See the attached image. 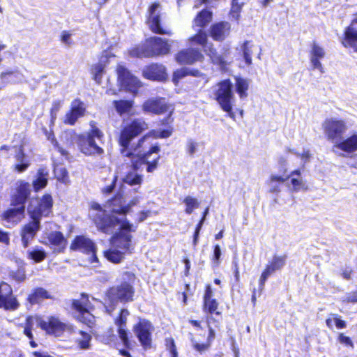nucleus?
Segmentation results:
<instances>
[{"label": "nucleus", "mask_w": 357, "mask_h": 357, "mask_svg": "<svg viewBox=\"0 0 357 357\" xmlns=\"http://www.w3.org/2000/svg\"><path fill=\"white\" fill-rule=\"evenodd\" d=\"M146 129H148V125L143 119H135L121 130L119 142L121 146V152L123 155L132 158H138L140 160V164L146 165V171L151 173L157 168L158 161L160 159L159 146H153L149 151L143 152L142 144L148 136L142 137L137 144H130L135 137Z\"/></svg>", "instance_id": "nucleus-2"}, {"label": "nucleus", "mask_w": 357, "mask_h": 357, "mask_svg": "<svg viewBox=\"0 0 357 357\" xmlns=\"http://www.w3.org/2000/svg\"><path fill=\"white\" fill-rule=\"evenodd\" d=\"M333 316L334 317L333 320L337 328H346L347 325L344 321L340 319L336 314H333Z\"/></svg>", "instance_id": "nucleus-62"}, {"label": "nucleus", "mask_w": 357, "mask_h": 357, "mask_svg": "<svg viewBox=\"0 0 357 357\" xmlns=\"http://www.w3.org/2000/svg\"><path fill=\"white\" fill-rule=\"evenodd\" d=\"M1 80L6 82L16 83L24 80V75L17 69L6 70L0 75Z\"/></svg>", "instance_id": "nucleus-33"}, {"label": "nucleus", "mask_w": 357, "mask_h": 357, "mask_svg": "<svg viewBox=\"0 0 357 357\" xmlns=\"http://www.w3.org/2000/svg\"><path fill=\"white\" fill-rule=\"evenodd\" d=\"M183 202L185 205V212L188 215H190L195 209L198 208L199 206V202L197 199L191 196L185 197Z\"/></svg>", "instance_id": "nucleus-42"}, {"label": "nucleus", "mask_w": 357, "mask_h": 357, "mask_svg": "<svg viewBox=\"0 0 357 357\" xmlns=\"http://www.w3.org/2000/svg\"><path fill=\"white\" fill-rule=\"evenodd\" d=\"M191 342L193 348L199 353H203L207 351L211 347V345L208 342L205 344H200L198 342H197L194 338L191 339Z\"/></svg>", "instance_id": "nucleus-50"}, {"label": "nucleus", "mask_w": 357, "mask_h": 357, "mask_svg": "<svg viewBox=\"0 0 357 357\" xmlns=\"http://www.w3.org/2000/svg\"><path fill=\"white\" fill-rule=\"evenodd\" d=\"M143 109L146 112L155 114L169 112V115H171L173 112L172 107L167 105L164 98H152L147 100L143 105Z\"/></svg>", "instance_id": "nucleus-19"}, {"label": "nucleus", "mask_w": 357, "mask_h": 357, "mask_svg": "<svg viewBox=\"0 0 357 357\" xmlns=\"http://www.w3.org/2000/svg\"><path fill=\"white\" fill-rule=\"evenodd\" d=\"M286 181L287 178L284 176L271 174L268 180L266 181L269 192L271 193L278 194L281 191V186Z\"/></svg>", "instance_id": "nucleus-32"}, {"label": "nucleus", "mask_w": 357, "mask_h": 357, "mask_svg": "<svg viewBox=\"0 0 357 357\" xmlns=\"http://www.w3.org/2000/svg\"><path fill=\"white\" fill-rule=\"evenodd\" d=\"M154 331L152 324L146 319H140L134 327V333L137 337L142 346L147 349L151 347L152 338L151 335Z\"/></svg>", "instance_id": "nucleus-13"}, {"label": "nucleus", "mask_w": 357, "mask_h": 357, "mask_svg": "<svg viewBox=\"0 0 357 357\" xmlns=\"http://www.w3.org/2000/svg\"><path fill=\"white\" fill-rule=\"evenodd\" d=\"M218 305V303L215 299L212 298L210 300L204 301V310L207 311L210 314H219V312H216Z\"/></svg>", "instance_id": "nucleus-47"}, {"label": "nucleus", "mask_w": 357, "mask_h": 357, "mask_svg": "<svg viewBox=\"0 0 357 357\" xmlns=\"http://www.w3.org/2000/svg\"><path fill=\"white\" fill-rule=\"evenodd\" d=\"M160 5L158 3H154L150 6L147 21L149 26L151 30L154 33L172 36V32L171 31L164 29L160 25Z\"/></svg>", "instance_id": "nucleus-18"}, {"label": "nucleus", "mask_w": 357, "mask_h": 357, "mask_svg": "<svg viewBox=\"0 0 357 357\" xmlns=\"http://www.w3.org/2000/svg\"><path fill=\"white\" fill-rule=\"evenodd\" d=\"M322 126L326 137L333 143V145L342 139V135L348 130L347 123L344 120L335 117L326 119Z\"/></svg>", "instance_id": "nucleus-8"}, {"label": "nucleus", "mask_w": 357, "mask_h": 357, "mask_svg": "<svg viewBox=\"0 0 357 357\" xmlns=\"http://www.w3.org/2000/svg\"><path fill=\"white\" fill-rule=\"evenodd\" d=\"M48 241L54 247V252H63L67 244V241L64 238L63 234L60 231H53L48 235Z\"/></svg>", "instance_id": "nucleus-30"}, {"label": "nucleus", "mask_w": 357, "mask_h": 357, "mask_svg": "<svg viewBox=\"0 0 357 357\" xmlns=\"http://www.w3.org/2000/svg\"><path fill=\"white\" fill-rule=\"evenodd\" d=\"M48 171L45 168H40L37 172V177L33 181V186L36 191H38L47 185Z\"/></svg>", "instance_id": "nucleus-36"}, {"label": "nucleus", "mask_w": 357, "mask_h": 357, "mask_svg": "<svg viewBox=\"0 0 357 357\" xmlns=\"http://www.w3.org/2000/svg\"><path fill=\"white\" fill-rule=\"evenodd\" d=\"M338 341L341 344H344L347 346H350L351 347H354V344L350 339V337L345 336L343 333H340L338 337Z\"/></svg>", "instance_id": "nucleus-56"}, {"label": "nucleus", "mask_w": 357, "mask_h": 357, "mask_svg": "<svg viewBox=\"0 0 357 357\" xmlns=\"http://www.w3.org/2000/svg\"><path fill=\"white\" fill-rule=\"evenodd\" d=\"M236 91L240 98L243 99L248 96L247 91L249 87V82L246 79L236 77Z\"/></svg>", "instance_id": "nucleus-40"}, {"label": "nucleus", "mask_w": 357, "mask_h": 357, "mask_svg": "<svg viewBox=\"0 0 357 357\" xmlns=\"http://www.w3.org/2000/svg\"><path fill=\"white\" fill-rule=\"evenodd\" d=\"M93 215V221L97 228L105 234H112L119 230L111 238L112 248L104 252L107 259L113 263H119L126 252L132 248V235L130 232L136 231L137 227L125 218L105 217L102 211Z\"/></svg>", "instance_id": "nucleus-1"}, {"label": "nucleus", "mask_w": 357, "mask_h": 357, "mask_svg": "<svg viewBox=\"0 0 357 357\" xmlns=\"http://www.w3.org/2000/svg\"><path fill=\"white\" fill-rule=\"evenodd\" d=\"M143 76L150 80L164 81L167 75L164 66L154 63L144 68Z\"/></svg>", "instance_id": "nucleus-21"}, {"label": "nucleus", "mask_w": 357, "mask_h": 357, "mask_svg": "<svg viewBox=\"0 0 357 357\" xmlns=\"http://www.w3.org/2000/svg\"><path fill=\"white\" fill-rule=\"evenodd\" d=\"M301 170L296 169L291 172V174L287 176V180L291 178V183L293 187V190L298 192L305 188V183L302 178H301Z\"/></svg>", "instance_id": "nucleus-38"}, {"label": "nucleus", "mask_w": 357, "mask_h": 357, "mask_svg": "<svg viewBox=\"0 0 357 357\" xmlns=\"http://www.w3.org/2000/svg\"><path fill=\"white\" fill-rule=\"evenodd\" d=\"M137 165H135L134 169L127 174L123 178V181L129 185L137 186L132 189V192L133 193H141L139 190L140 185L143 181V176L137 172Z\"/></svg>", "instance_id": "nucleus-29"}, {"label": "nucleus", "mask_w": 357, "mask_h": 357, "mask_svg": "<svg viewBox=\"0 0 357 357\" xmlns=\"http://www.w3.org/2000/svg\"><path fill=\"white\" fill-rule=\"evenodd\" d=\"M243 4L238 3H232L231 8L230 10V16L232 19L238 21L240 18V13L242 9Z\"/></svg>", "instance_id": "nucleus-49"}, {"label": "nucleus", "mask_w": 357, "mask_h": 357, "mask_svg": "<svg viewBox=\"0 0 357 357\" xmlns=\"http://www.w3.org/2000/svg\"><path fill=\"white\" fill-rule=\"evenodd\" d=\"M52 203L50 195H44L40 200H31L27 208L31 218L40 221L42 216H47L52 212Z\"/></svg>", "instance_id": "nucleus-10"}, {"label": "nucleus", "mask_w": 357, "mask_h": 357, "mask_svg": "<svg viewBox=\"0 0 357 357\" xmlns=\"http://www.w3.org/2000/svg\"><path fill=\"white\" fill-rule=\"evenodd\" d=\"M342 45L345 47L351 48L354 52H357V17L353 20L351 24L345 29Z\"/></svg>", "instance_id": "nucleus-20"}, {"label": "nucleus", "mask_w": 357, "mask_h": 357, "mask_svg": "<svg viewBox=\"0 0 357 357\" xmlns=\"http://www.w3.org/2000/svg\"><path fill=\"white\" fill-rule=\"evenodd\" d=\"M15 162L13 166L14 170L22 173L27 169L30 165L29 158L24 153L22 146L19 147L15 155Z\"/></svg>", "instance_id": "nucleus-28"}, {"label": "nucleus", "mask_w": 357, "mask_h": 357, "mask_svg": "<svg viewBox=\"0 0 357 357\" xmlns=\"http://www.w3.org/2000/svg\"><path fill=\"white\" fill-rule=\"evenodd\" d=\"M338 149L343 152L351 154L357 151V132H354L346 138H342L340 142H337L333 146V151Z\"/></svg>", "instance_id": "nucleus-23"}, {"label": "nucleus", "mask_w": 357, "mask_h": 357, "mask_svg": "<svg viewBox=\"0 0 357 357\" xmlns=\"http://www.w3.org/2000/svg\"><path fill=\"white\" fill-rule=\"evenodd\" d=\"M220 257H221L220 247L219 245H215L214 246L213 261H214V263L216 264L217 266L219 264Z\"/></svg>", "instance_id": "nucleus-55"}, {"label": "nucleus", "mask_w": 357, "mask_h": 357, "mask_svg": "<svg viewBox=\"0 0 357 357\" xmlns=\"http://www.w3.org/2000/svg\"><path fill=\"white\" fill-rule=\"evenodd\" d=\"M75 310L74 317L79 321L91 327L95 321V317L91 313V305L86 294H82L81 298L74 300L72 305Z\"/></svg>", "instance_id": "nucleus-9"}, {"label": "nucleus", "mask_w": 357, "mask_h": 357, "mask_svg": "<svg viewBox=\"0 0 357 357\" xmlns=\"http://www.w3.org/2000/svg\"><path fill=\"white\" fill-rule=\"evenodd\" d=\"M253 47L254 45L251 41L249 40L244 42L241 47L244 60L248 65H250L252 63V54Z\"/></svg>", "instance_id": "nucleus-43"}, {"label": "nucleus", "mask_w": 357, "mask_h": 357, "mask_svg": "<svg viewBox=\"0 0 357 357\" xmlns=\"http://www.w3.org/2000/svg\"><path fill=\"white\" fill-rule=\"evenodd\" d=\"M118 79L121 86L132 93H136L142 86L141 82L132 75L126 68L119 66L117 68Z\"/></svg>", "instance_id": "nucleus-14"}, {"label": "nucleus", "mask_w": 357, "mask_h": 357, "mask_svg": "<svg viewBox=\"0 0 357 357\" xmlns=\"http://www.w3.org/2000/svg\"><path fill=\"white\" fill-rule=\"evenodd\" d=\"M84 112L85 107L84 102L79 100H74L71 102L70 112L66 114L64 123L74 125L79 117L84 116Z\"/></svg>", "instance_id": "nucleus-24"}, {"label": "nucleus", "mask_w": 357, "mask_h": 357, "mask_svg": "<svg viewBox=\"0 0 357 357\" xmlns=\"http://www.w3.org/2000/svg\"><path fill=\"white\" fill-rule=\"evenodd\" d=\"M150 211H142L137 214V222H142L144 221L150 215Z\"/></svg>", "instance_id": "nucleus-60"}, {"label": "nucleus", "mask_w": 357, "mask_h": 357, "mask_svg": "<svg viewBox=\"0 0 357 357\" xmlns=\"http://www.w3.org/2000/svg\"><path fill=\"white\" fill-rule=\"evenodd\" d=\"M70 249L73 250H79L88 255H91V261H98L96 257V248L95 243L89 238L84 236H77L70 245Z\"/></svg>", "instance_id": "nucleus-17"}, {"label": "nucleus", "mask_w": 357, "mask_h": 357, "mask_svg": "<svg viewBox=\"0 0 357 357\" xmlns=\"http://www.w3.org/2000/svg\"><path fill=\"white\" fill-rule=\"evenodd\" d=\"M70 37H71V34L69 32H68L66 31H63L61 34V41L63 43L69 45L71 44Z\"/></svg>", "instance_id": "nucleus-59"}, {"label": "nucleus", "mask_w": 357, "mask_h": 357, "mask_svg": "<svg viewBox=\"0 0 357 357\" xmlns=\"http://www.w3.org/2000/svg\"><path fill=\"white\" fill-rule=\"evenodd\" d=\"M325 55L326 52L324 48L317 43L313 42L310 52V60L312 68L318 70L321 73H324V70L320 60L324 59Z\"/></svg>", "instance_id": "nucleus-22"}, {"label": "nucleus", "mask_w": 357, "mask_h": 357, "mask_svg": "<svg viewBox=\"0 0 357 357\" xmlns=\"http://www.w3.org/2000/svg\"><path fill=\"white\" fill-rule=\"evenodd\" d=\"M91 338L89 333L79 331L75 342L80 349L87 350L90 349Z\"/></svg>", "instance_id": "nucleus-39"}, {"label": "nucleus", "mask_w": 357, "mask_h": 357, "mask_svg": "<svg viewBox=\"0 0 357 357\" xmlns=\"http://www.w3.org/2000/svg\"><path fill=\"white\" fill-rule=\"evenodd\" d=\"M107 60V56H102L100 58V62L91 67V72L93 75V79L98 84H100L101 82L105 68V64L103 63L106 62Z\"/></svg>", "instance_id": "nucleus-37"}, {"label": "nucleus", "mask_w": 357, "mask_h": 357, "mask_svg": "<svg viewBox=\"0 0 357 357\" xmlns=\"http://www.w3.org/2000/svg\"><path fill=\"white\" fill-rule=\"evenodd\" d=\"M133 296L134 289L132 286L126 282L110 288L107 293L108 301L112 306L115 305L119 301L128 302L132 301Z\"/></svg>", "instance_id": "nucleus-11"}, {"label": "nucleus", "mask_w": 357, "mask_h": 357, "mask_svg": "<svg viewBox=\"0 0 357 357\" xmlns=\"http://www.w3.org/2000/svg\"><path fill=\"white\" fill-rule=\"evenodd\" d=\"M16 185V193L12 198V204L14 208L6 212V218L9 220L20 219L22 216L25 209V202L31 192V186L27 182L18 181Z\"/></svg>", "instance_id": "nucleus-7"}, {"label": "nucleus", "mask_w": 357, "mask_h": 357, "mask_svg": "<svg viewBox=\"0 0 357 357\" xmlns=\"http://www.w3.org/2000/svg\"><path fill=\"white\" fill-rule=\"evenodd\" d=\"M287 255H274L266 268L271 273L280 270L286 264Z\"/></svg>", "instance_id": "nucleus-35"}, {"label": "nucleus", "mask_w": 357, "mask_h": 357, "mask_svg": "<svg viewBox=\"0 0 357 357\" xmlns=\"http://www.w3.org/2000/svg\"><path fill=\"white\" fill-rule=\"evenodd\" d=\"M114 105L119 114H123L128 112L132 107V102L128 100H115Z\"/></svg>", "instance_id": "nucleus-44"}, {"label": "nucleus", "mask_w": 357, "mask_h": 357, "mask_svg": "<svg viewBox=\"0 0 357 357\" xmlns=\"http://www.w3.org/2000/svg\"><path fill=\"white\" fill-rule=\"evenodd\" d=\"M128 314L129 312L127 310H121L119 318H117L115 321V324L119 328L118 332L119 337L122 340L124 345H127L128 344L127 331L125 329L127 317Z\"/></svg>", "instance_id": "nucleus-31"}, {"label": "nucleus", "mask_w": 357, "mask_h": 357, "mask_svg": "<svg viewBox=\"0 0 357 357\" xmlns=\"http://www.w3.org/2000/svg\"><path fill=\"white\" fill-rule=\"evenodd\" d=\"M10 277L17 282H23L26 278L25 271L22 268H17L16 271H12L9 273Z\"/></svg>", "instance_id": "nucleus-48"}, {"label": "nucleus", "mask_w": 357, "mask_h": 357, "mask_svg": "<svg viewBox=\"0 0 357 357\" xmlns=\"http://www.w3.org/2000/svg\"><path fill=\"white\" fill-rule=\"evenodd\" d=\"M153 134L155 137L166 138L171 135L172 132L169 130H164L162 131H153L150 132Z\"/></svg>", "instance_id": "nucleus-57"}, {"label": "nucleus", "mask_w": 357, "mask_h": 357, "mask_svg": "<svg viewBox=\"0 0 357 357\" xmlns=\"http://www.w3.org/2000/svg\"><path fill=\"white\" fill-rule=\"evenodd\" d=\"M59 107H60L59 102H54V103L53 107H52V108L51 109V116H52V121L56 119V112L59 109Z\"/></svg>", "instance_id": "nucleus-64"}, {"label": "nucleus", "mask_w": 357, "mask_h": 357, "mask_svg": "<svg viewBox=\"0 0 357 357\" xmlns=\"http://www.w3.org/2000/svg\"><path fill=\"white\" fill-rule=\"evenodd\" d=\"M232 88L233 84L229 79L222 80L213 87V95L220 108L227 112L230 118L234 119L235 114L232 108L235 97Z\"/></svg>", "instance_id": "nucleus-6"}, {"label": "nucleus", "mask_w": 357, "mask_h": 357, "mask_svg": "<svg viewBox=\"0 0 357 357\" xmlns=\"http://www.w3.org/2000/svg\"><path fill=\"white\" fill-rule=\"evenodd\" d=\"M351 268L347 267L341 271V275L345 280H350L351 278Z\"/></svg>", "instance_id": "nucleus-61"}, {"label": "nucleus", "mask_w": 357, "mask_h": 357, "mask_svg": "<svg viewBox=\"0 0 357 357\" xmlns=\"http://www.w3.org/2000/svg\"><path fill=\"white\" fill-rule=\"evenodd\" d=\"M188 75H192L193 76L197 77L199 75V72L198 70H191L188 68H182L174 73L172 81L175 84H177L181 79Z\"/></svg>", "instance_id": "nucleus-41"}, {"label": "nucleus", "mask_w": 357, "mask_h": 357, "mask_svg": "<svg viewBox=\"0 0 357 357\" xmlns=\"http://www.w3.org/2000/svg\"><path fill=\"white\" fill-rule=\"evenodd\" d=\"M187 146H188V153L190 155H192L197 151L198 144L197 142H194L193 140L190 139L188 142Z\"/></svg>", "instance_id": "nucleus-54"}, {"label": "nucleus", "mask_w": 357, "mask_h": 357, "mask_svg": "<svg viewBox=\"0 0 357 357\" xmlns=\"http://www.w3.org/2000/svg\"><path fill=\"white\" fill-rule=\"evenodd\" d=\"M29 256L36 262H40L45 259L46 253L43 250H34L29 252Z\"/></svg>", "instance_id": "nucleus-46"}, {"label": "nucleus", "mask_w": 357, "mask_h": 357, "mask_svg": "<svg viewBox=\"0 0 357 357\" xmlns=\"http://www.w3.org/2000/svg\"><path fill=\"white\" fill-rule=\"evenodd\" d=\"M271 274L272 273L266 268L263 271L259 279V289L261 291L263 290L266 280Z\"/></svg>", "instance_id": "nucleus-52"}, {"label": "nucleus", "mask_w": 357, "mask_h": 357, "mask_svg": "<svg viewBox=\"0 0 357 357\" xmlns=\"http://www.w3.org/2000/svg\"><path fill=\"white\" fill-rule=\"evenodd\" d=\"M142 197L141 195L134 196L132 199L130 201V202L126 205V206H122L121 204L118 206V208H114V210L115 211H123L124 213H128L131 207L137 205Z\"/></svg>", "instance_id": "nucleus-45"}, {"label": "nucleus", "mask_w": 357, "mask_h": 357, "mask_svg": "<svg viewBox=\"0 0 357 357\" xmlns=\"http://www.w3.org/2000/svg\"><path fill=\"white\" fill-rule=\"evenodd\" d=\"M91 130L86 135L78 137L77 144L80 151L85 155L101 156L104 154V149L101 145L103 144L104 135L96 126L94 121L90 122Z\"/></svg>", "instance_id": "nucleus-4"}, {"label": "nucleus", "mask_w": 357, "mask_h": 357, "mask_svg": "<svg viewBox=\"0 0 357 357\" xmlns=\"http://www.w3.org/2000/svg\"><path fill=\"white\" fill-rule=\"evenodd\" d=\"M296 155L298 157L301 158V159L302 160L303 166H304L305 163H307V162L310 161V153L309 151H303V153H301V154L296 153Z\"/></svg>", "instance_id": "nucleus-58"}, {"label": "nucleus", "mask_w": 357, "mask_h": 357, "mask_svg": "<svg viewBox=\"0 0 357 357\" xmlns=\"http://www.w3.org/2000/svg\"><path fill=\"white\" fill-rule=\"evenodd\" d=\"M20 304L13 295L12 287L7 283L2 282L0 284V308L3 307L8 310H15Z\"/></svg>", "instance_id": "nucleus-16"}, {"label": "nucleus", "mask_w": 357, "mask_h": 357, "mask_svg": "<svg viewBox=\"0 0 357 357\" xmlns=\"http://www.w3.org/2000/svg\"><path fill=\"white\" fill-rule=\"evenodd\" d=\"M51 298V295L46 289L42 287H38L35 289L31 294L29 295L27 300L31 305H33L39 303L45 299Z\"/></svg>", "instance_id": "nucleus-34"}, {"label": "nucleus", "mask_w": 357, "mask_h": 357, "mask_svg": "<svg viewBox=\"0 0 357 357\" xmlns=\"http://www.w3.org/2000/svg\"><path fill=\"white\" fill-rule=\"evenodd\" d=\"M36 326L47 333L59 337L65 331L70 330V326L67 324L61 321L57 317L49 316L45 319L40 317H29L26 320L24 333L29 338L33 339V336L31 333L33 326Z\"/></svg>", "instance_id": "nucleus-3"}, {"label": "nucleus", "mask_w": 357, "mask_h": 357, "mask_svg": "<svg viewBox=\"0 0 357 357\" xmlns=\"http://www.w3.org/2000/svg\"><path fill=\"white\" fill-rule=\"evenodd\" d=\"M116 180L117 176L112 174L111 178V183L103 188V192L107 194L111 193L115 187Z\"/></svg>", "instance_id": "nucleus-51"}, {"label": "nucleus", "mask_w": 357, "mask_h": 357, "mask_svg": "<svg viewBox=\"0 0 357 357\" xmlns=\"http://www.w3.org/2000/svg\"><path fill=\"white\" fill-rule=\"evenodd\" d=\"M230 31L231 24L228 22H220L211 26L210 33L215 40L222 41L229 35Z\"/></svg>", "instance_id": "nucleus-27"}, {"label": "nucleus", "mask_w": 357, "mask_h": 357, "mask_svg": "<svg viewBox=\"0 0 357 357\" xmlns=\"http://www.w3.org/2000/svg\"><path fill=\"white\" fill-rule=\"evenodd\" d=\"M108 208L112 212V214L107 213L105 210H102L100 205L97 203H93L91 205V211L89 213L90 217L93 219V215L97 214L99 211H102L105 213V217H115L117 218H125L126 220V215L127 213H124L123 211H115L114 210V208H118V206L121 204L122 206H126V205L123 204V197L121 196H116L108 203Z\"/></svg>", "instance_id": "nucleus-15"}, {"label": "nucleus", "mask_w": 357, "mask_h": 357, "mask_svg": "<svg viewBox=\"0 0 357 357\" xmlns=\"http://www.w3.org/2000/svg\"><path fill=\"white\" fill-rule=\"evenodd\" d=\"M343 301L347 303H357V289L345 295Z\"/></svg>", "instance_id": "nucleus-53"}, {"label": "nucleus", "mask_w": 357, "mask_h": 357, "mask_svg": "<svg viewBox=\"0 0 357 357\" xmlns=\"http://www.w3.org/2000/svg\"><path fill=\"white\" fill-rule=\"evenodd\" d=\"M170 45L167 40L160 37L147 39L146 43L132 49L130 54L133 57H151L169 54Z\"/></svg>", "instance_id": "nucleus-5"}, {"label": "nucleus", "mask_w": 357, "mask_h": 357, "mask_svg": "<svg viewBox=\"0 0 357 357\" xmlns=\"http://www.w3.org/2000/svg\"><path fill=\"white\" fill-rule=\"evenodd\" d=\"M202 54L197 49H187L178 52L176 55V61L179 64H192L200 60Z\"/></svg>", "instance_id": "nucleus-25"}, {"label": "nucleus", "mask_w": 357, "mask_h": 357, "mask_svg": "<svg viewBox=\"0 0 357 357\" xmlns=\"http://www.w3.org/2000/svg\"><path fill=\"white\" fill-rule=\"evenodd\" d=\"M48 139L51 140L52 144L57 149L58 151L60 152L61 155H66L67 154V152L59 146L56 139L54 137L51 138V136H50Z\"/></svg>", "instance_id": "nucleus-63"}, {"label": "nucleus", "mask_w": 357, "mask_h": 357, "mask_svg": "<svg viewBox=\"0 0 357 357\" xmlns=\"http://www.w3.org/2000/svg\"><path fill=\"white\" fill-rule=\"evenodd\" d=\"M212 20V13L208 10H204L201 11L194 20L193 26H198L200 29L197 31V33L189 38L190 43L197 44L204 46L207 40V36L202 28L206 26Z\"/></svg>", "instance_id": "nucleus-12"}, {"label": "nucleus", "mask_w": 357, "mask_h": 357, "mask_svg": "<svg viewBox=\"0 0 357 357\" xmlns=\"http://www.w3.org/2000/svg\"><path fill=\"white\" fill-rule=\"evenodd\" d=\"M39 229L40 221L38 220H32L22 227L21 237L24 247L26 248L29 245V242L34 238Z\"/></svg>", "instance_id": "nucleus-26"}]
</instances>
